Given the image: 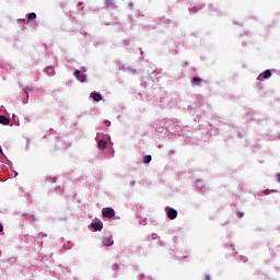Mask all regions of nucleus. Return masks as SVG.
Instances as JSON below:
<instances>
[{
    "mask_svg": "<svg viewBox=\"0 0 280 280\" xmlns=\"http://www.w3.org/2000/svg\"><path fill=\"white\" fill-rule=\"evenodd\" d=\"M102 213L103 218H115V209L113 208H104Z\"/></svg>",
    "mask_w": 280,
    "mask_h": 280,
    "instance_id": "1",
    "label": "nucleus"
},
{
    "mask_svg": "<svg viewBox=\"0 0 280 280\" xmlns=\"http://www.w3.org/2000/svg\"><path fill=\"white\" fill-rule=\"evenodd\" d=\"M102 244L103 246H113V244H115V241L113 240V236H105L102 240Z\"/></svg>",
    "mask_w": 280,
    "mask_h": 280,
    "instance_id": "2",
    "label": "nucleus"
},
{
    "mask_svg": "<svg viewBox=\"0 0 280 280\" xmlns=\"http://www.w3.org/2000/svg\"><path fill=\"white\" fill-rule=\"evenodd\" d=\"M177 217H178V211H176L174 208L168 209L167 218H170V220H176Z\"/></svg>",
    "mask_w": 280,
    "mask_h": 280,
    "instance_id": "3",
    "label": "nucleus"
},
{
    "mask_svg": "<svg viewBox=\"0 0 280 280\" xmlns=\"http://www.w3.org/2000/svg\"><path fill=\"white\" fill-rule=\"evenodd\" d=\"M272 75L270 70H266L262 74H260L257 80H268Z\"/></svg>",
    "mask_w": 280,
    "mask_h": 280,
    "instance_id": "4",
    "label": "nucleus"
},
{
    "mask_svg": "<svg viewBox=\"0 0 280 280\" xmlns=\"http://www.w3.org/2000/svg\"><path fill=\"white\" fill-rule=\"evenodd\" d=\"M91 97L94 100V102H102V94L97 92H92Z\"/></svg>",
    "mask_w": 280,
    "mask_h": 280,
    "instance_id": "5",
    "label": "nucleus"
},
{
    "mask_svg": "<svg viewBox=\"0 0 280 280\" xmlns=\"http://www.w3.org/2000/svg\"><path fill=\"white\" fill-rule=\"evenodd\" d=\"M91 226L94 231H102V229H104V225L100 222H94L91 224Z\"/></svg>",
    "mask_w": 280,
    "mask_h": 280,
    "instance_id": "6",
    "label": "nucleus"
},
{
    "mask_svg": "<svg viewBox=\"0 0 280 280\" xmlns=\"http://www.w3.org/2000/svg\"><path fill=\"white\" fill-rule=\"evenodd\" d=\"M202 83V79L200 77H195L191 79V84H195L196 86H200Z\"/></svg>",
    "mask_w": 280,
    "mask_h": 280,
    "instance_id": "7",
    "label": "nucleus"
},
{
    "mask_svg": "<svg viewBox=\"0 0 280 280\" xmlns=\"http://www.w3.org/2000/svg\"><path fill=\"white\" fill-rule=\"evenodd\" d=\"M0 124H2V126H8L10 124V119L3 115L0 116Z\"/></svg>",
    "mask_w": 280,
    "mask_h": 280,
    "instance_id": "8",
    "label": "nucleus"
},
{
    "mask_svg": "<svg viewBox=\"0 0 280 280\" xmlns=\"http://www.w3.org/2000/svg\"><path fill=\"white\" fill-rule=\"evenodd\" d=\"M80 73H81L80 70H77L74 72V77L77 80H80V82H84V75H80Z\"/></svg>",
    "mask_w": 280,
    "mask_h": 280,
    "instance_id": "9",
    "label": "nucleus"
},
{
    "mask_svg": "<svg viewBox=\"0 0 280 280\" xmlns=\"http://www.w3.org/2000/svg\"><path fill=\"white\" fill-rule=\"evenodd\" d=\"M106 149V141L100 140L98 141V150H104Z\"/></svg>",
    "mask_w": 280,
    "mask_h": 280,
    "instance_id": "10",
    "label": "nucleus"
},
{
    "mask_svg": "<svg viewBox=\"0 0 280 280\" xmlns=\"http://www.w3.org/2000/svg\"><path fill=\"white\" fill-rule=\"evenodd\" d=\"M143 163H152V155H145L143 158Z\"/></svg>",
    "mask_w": 280,
    "mask_h": 280,
    "instance_id": "11",
    "label": "nucleus"
},
{
    "mask_svg": "<svg viewBox=\"0 0 280 280\" xmlns=\"http://www.w3.org/2000/svg\"><path fill=\"white\" fill-rule=\"evenodd\" d=\"M36 19V13L32 12L28 14L27 21H35Z\"/></svg>",
    "mask_w": 280,
    "mask_h": 280,
    "instance_id": "12",
    "label": "nucleus"
},
{
    "mask_svg": "<svg viewBox=\"0 0 280 280\" xmlns=\"http://www.w3.org/2000/svg\"><path fill=\"white\" fill-rule=\"evenodd\" d=\"M46 71H47L48 75H54V73H56V71L54 70L52 67H48V68L46 69Z\"/></svg>",
    "mask_w": 280,
    "mask_h": 280,
    "instance_id": "13",
    "label": "nucleus"
},
{
    "mask_svg": "<svg viewBox=\"0 0 280 280\" xmlns=\"http://www.w3.org/2000/svg\"><path fill=\"white\" fill-rule=\"evenodd\" d=\"M237 218H244V212H237Z\"/></svg>",
    "mask_w": 280,
    "mask_h": 280,
    "instance_id": "14",
    "label": "nucleus"
},
{
    "mask_svg": "<svg viewBox=\"0 0 280 280\" xmlns=\"http://www.w3.org/2000/svg\"><path fill=\"white\" fill-rule=\"evenodd\" d=\"M276 178H277L278 183H280V173H278V174L276 175Z\"/></svg>",
    "mask_w": 280,
    "mask_h": 280,
    "instance_id": "15",
    "label": "nucleus"
},
{
    "mask_svg": "<svg viewBox=\"0 0 280 280\" xmlns=\"http://www.w3.org/2000/svg\"><path fill=\"white\" fill-rule=\"evenodd\" d=\"M205 280H211V276L210 275H206Z\"/></svg>",
    "mask_w": 280,
    "mask_h": 280,
    "instance_id": "16",
    "label": "nucleus"
},
{
    "mask_svg": "<svg viewBox=\"0 0 280 280\" xmlns=\"http://www.w3.org/2000/svg\"><path fill=\"white\" fill-rule=\"evenodd\" d=\"M0 233H3V224L0 223Z\"/></svg>",
    "mask_w": 280,
    "mask_h": 280,
    "instance_id": "17",
    "label": "nucleus"
},
{
    "mask_svg": "<svg viewBox=\"0 0 280 280\" xmlns=\"http://www.w3.org/2000/svg\"><path fill=\"white\" fill-rule=\"evenodd\" d=\"M265 194L268 196V194H270V190L269 189L265 190Z\"/></svg>",
    "mask_w": 280,
    "mask_h": 280,
    "instance_id": "18",
    "label": "nucleus"
},
{
    "mask_svg": "<svg viewBox=\"0 0 280 280\" xmlns=\"http://www.w3.org/2000/svg\"><path fill=\"white\" fill-rule=\"evenodd\" d=\"M0 152H3V151L1 150V147H0Z\"/></svg>",
    "mask_w": 280,
    "mask_h": 280,
    "instance_id": "19",
    "label": "nucleus"
}]
</instances>
